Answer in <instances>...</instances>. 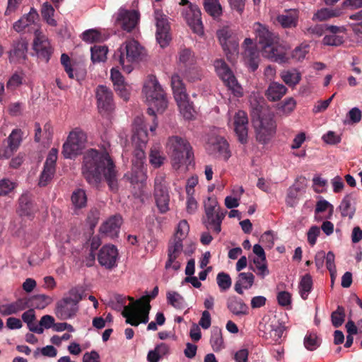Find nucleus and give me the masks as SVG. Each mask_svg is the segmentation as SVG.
I'll use <instances>...</instances> for the list:
<instances>
[{"instance_id": "f257e3e1", "label": "nucleus", "mask_w": 362, "mask_h": 362, "mask_svg": "<svg viewBox=\"0 0 362 362\" xmlns=\"http://www.w3.org/2000/svg\"><path fill=\"white\" fill-rule=\"evenodd\" d=\"M82 173L90 185H98L105 179L111 189L116 186L115 165L106 152L88 150L83 156Z\"/></svg>"}, {"instance_id": "f03ea898", "label": "nucleus", "mask_w": 362, "mask_h": 362, "mask_svg": "<svg viewBox=\"0 0 362 362\" xmlns=\"http://www.w3.org/2000/svg\"><path fill=\"white\" fill-rule=\"evenodd\" d=\"M146 128L142 116L135 118L133 123L132 141L136 146V149L132 159V171L129 177L132 183H143L146 180V171L144 165L146 160L144 148L148 142Z\"/></svg>"}, {"instance_id": "7ed1b4c3", "label": "nucleus", "mask_w": 362, "mask_h": 362, "mask_svg": "<svg viewBox=\"0 0 362 362\" xmlns=\"http://www.w3.org/2000/svg\"><path fill=\"white\" fill-rule=\"evenodd\" d=\"M158 287L156 286L150 295L142 296L137 300L129 297L130 304L125 305L122 310V315L126 318V322L132 326H138L140 323H146L148 321V314L151 309L150 300L157 296Z\"/></svg>"}, {"instance_id": "20e7f679", "label": "nucleus", "mask_w": 362, "mask_h": 362, "mask_svg": "<svg viewBox=\"0 0 362 362\" xmlns=\"http://www.w3.org/2000/svg\"><path fill=\"white\" fill-rule=\"evenodd\" d=\"M143 93L148 105V113L154 115V110L163 112L168 106L164 90L154 76H148L143 87Z\"/></svg>"}, {"instance_id": "39448f33", "label": "nucleus", "mask_w": 362, "mask_h": 362, "mask_svg": "<svg viewBox=\"0 0 362 362\" xmlns=\"http://www.w3.org/2000/svg\"><path fill=\"white\" fill-rule=\"evenodd\" d=\"M84 290L81 286H74L56 303L54 314L61 320L74 317L78 312V303L83 299Z\"/></svg>"}, {"instance_id": "423d86ee", "label": "nucleus", "mask_w": 362, "mask_h": 362, "mask_svg": "<svg viewBox=\"0 0 362 362\" xmlns=\"http://www.w3.org/2000/svg\"><path fill=\"white\" fill-rule=\"evenodd\" d=\"M165 148L171 158L173 167L176 170L186 165L191 158V146L185 139L180 136H170L167 140Z\"/></svg>"}, {"instance_id": "0eeeda50", "label": "nucleus", "mask_w": 362, "mask_h": 362, "mask_svg": "<svg viewBox=\"0 0 362 362\" xmlns=\"http://www.w3.org/2000/svg\"><path fill=\"white\" fill-rule=\"evenodd\" d=\"M117 54L123 70L130 73L133 70L134 64L144 57V49L136 40L129 39L120 45Z\"/></svg>"}, {"instance_id": "6e6552de", "label": "nucleus", "mask_w": 362, "mask_h": 362, "mask_svg": "<svg viewBox=\"0 0 362 362\" xmlns=\"http://www.w3.org/2000/svg\"><path fill=\"white\" fill-rule=\"evenodd\" d=\"M195 245L190 243L183 249V243L178 240H172L169 242L168 247V259L165 264L167 270L177 271L180 269L185 257L189 256L194 252Z\"/></svg>"}, {"instance_id": "1a4fd4ad", "label": "nucleus", "mask_w": 362, "mask_h": 362, "mask_svg": "<svg viewBox=\"0 0 362 362\" xmlns=\"http://www.w3.org/2000/svg\"><path fill=\"white\" fill-rule=\"evenodd\" d=\"M87 135L84 131L75 128L71 131L63 144L62 154L66 158H73L81 153L86 147Z\"/></svg>"}, {"instance_id": "9d476101", "label": "nucleus", "mask_w": 362, "mask_h": 362, "mask_svg": "<svg viewBox=\"0 0 362 362\" xmlns=\"http://www.w3.org/2000/svg\"><path fill=\"white\" fill-rule=\"evenodd\" d=\"M214 67L218 76L232 93L236 97H242L243 88L226 63L223 59H216L214 62Z\"/></svg>"}, {"instance_id": "9b49d317", "label": "nucleus", "mask_w": 362, "mask_h": 362, "mask_svg": "<svg viewBox=\"0 0 362 362\" xmlns=\"http://www.w3.org/2000/svg\"><path fill=\"white\" fill-rule=\"evenodd\" d=\"M180 5L185 6L182 11V16L187 25L194 33L199 35L204 33V28L202 21V13L197 5L189 2L188 0H181Z\"/></svg>"}, {"instance_id": "f8f14e48", "label": "nucleus", "mask_w": 362, "mask_h": 362, "mask_svg": "<svg viewBox=\"0 0 362 362\" xmlns=\"http://www.w3.org/2000/svg\"><path fill=\"white\" fill-rule=\"evenodd\" d=\"M253 30L256 34V37L258 39L259 43L262 45V54L265 57H272L275 60H284L282 54H274L271 48V43L273 42L276 37L263 25L259 23H255L253 25Z\"/></svg>"}, {"instance_id": "ddd939ff", "label": "nucleus", "mask_w": 362, "mask_h": 362, "mask_svg": "<svg viewBox=\"0 0 362 362\" xmlns=\"http://www.w3.org/2000/svg\"><path fill=\"white\" fill-rule=\"evenodd\" d=\"M217 36L228 59L234 61L238 54V40L235 35L228 27H223L217 31Z\"/></svg>"}, {"instance_id": "4468645a", "label": "nucleus", "mask_w": 362, "mask_h": 362, "mask_svg": "<svg viewBox=\"0 0 362 362\" xmlns=\"http://www.w3.org/2000/svg\"><path fill=\"white\" fill-rule=\"evenodd\" d=\"M257 139L262 143L267 142L275 133L276 124L269 115L259 116L253 119Z\"/></svg>"}, {"instance_id": "2eb2a0df", "label": "nucleus", "mask_w": 362, "mask_h": 362, "mask_svg": "<svg viewBox=\"0 0 362 362\" xmlns=\"http://www.w3.org/2000/svg\"><path fill=\"white\" fill-rule=\"evenodd\" d=\"M154 199L156 206L161 214L169 211L170 196L165 186V177L162 175L155 179Z\"/></svg>"}, {"instance_id": "dca6fc26", "label": "nucleus", "mask_w": 362, "mask_h": 362, "mask_svg": "<svg viewBox=\"0 0 362 362\" xmlns=\"http://www.w3.org/2000/svg\"><path fill=\"white\" fill-rule=\"evenodd\" d=\"M206 149L210 154L224 160H228L231 156L228 141L220 136H210L206 144Z\"/></svg>"}, {"instance_id": "f3484780", "label": "nucleus", "mask_w": 362, "mask_h": 362, "mask_svg": "<svg viewBox=\"0 0 362 362\" xmlns=\"http://www.w3.org/2000/svg\"><path fill=\"white\" fill-rule=\"evenodd\" d=\"M154 18L156 25V40L160 47L167 46L170 40V25L166 16L160 9H155Z\"/></svg>"}, {"instance_id": "a211bd4d", "label": "nucleus", "mask_w": 362, "mask_h": 362, "mask_svg": "<svg viewBox=\"0 0 362 362\" xmlns=\"http://www.w3.org/2000/svg\"><path fill=\"white\" fill-rule=\"evenodd\" d=\"M139 17L136 11L119 8L115 16V24L127 32H131L137 26Z\"/></svg>"}, {"instance_id": "6ab92c4d", "label": "nucleus", "mask_w": 362, "mask_h": 362, "mask_svg": "<svg viewBox=\"0 0 362 362\" xmlns=\"http://www.w3.org/2000/svg\"><path fill=\"white\" fill-rule=\"evenodd\" d=\"M58 150L52 148L46 158L44 164L43 170L40 174L39 179V185L46 186L52 179L55 173L56 161L57 160Z\"/></svg>"}, {"instance_id": "aec40b11", "label": "nucleus", "mask_w": 362, "mask_h": 362, "mask_svg": "<svg viewBox=\"0 0 362 362\" xmlns=\"http://www.w3.org/2000/svg\"><path fill=\"white\" fill-rule=\"evenodd\" d=\"M118 251L112 245H104L99 251L98 259L101 266L112 269L117 266Z\"/></svg>"}, {"instance_id": "412c9836", "label": "nucleus", "mask_w": 362, "mask_h": 362, "mask_svg": "<svg viewBox=\"0 0 362 362\" xmlns=\"http://www.w3.org/2000/svg\"><path fill=\"white\" fill-rule=\"evenodd\" d=\"M96 98L100 113H107L114 109L112 93L106 86H100L97 88Z\"/></svg>"}, {"instance_id": "4be33fe9", "label": "nucleus", "mask_w": 362, "mask_h": 362, "mask_svg": "<svg viewBox=\"0 0 362 362\" xmlns=\"http://www.w3.org/2000/svg\"><path fill=\"white\" fill-rule=\"evenodd\" d=\"M247 114L242 110L237 112L233 118V127L238 139L242 144L247 141Z\"/></svg>"}, {"instance_id": "5701e85b", "label": "nucleus", "mask_w": 362, "mask_h": 362, "mask_svg": "<svg viewBox=\"0 0 362 362\" xmlns=\"http://www.w3.org/2000/svg\"><path fill=\"white\" fill-rule=\"evenodd\" d=\"M33 49L39 57H43L47 61L52 53V47L47 37L39 30L35 31Z\"/></svg>"}, {"instance_id": "b1692460", "label": "nucleus", "mask_w": 362, "mask_h": 362, "mask_svg": "<svg viewBox=\"0 0 362 362\" xmlns=\"http://www.w3.org/2000/svg\"><path fill=\"white\" fill-rule=\"evenodd\" d=\"M243 47L245 62L252 71H255L258 67L259 52L253 46V42L250 38H246L244 40Z\"/></svg>"}, {"instance_id": "393cba45", "label": "nucleus", "mask_w": 362, "mask_h": 362, "mask_svg": "<svg viewBox=\"0 0 362 362\" xmlns=\"http://www.w3.org/2000/svg\"><path fill=\"white\" fill-rule=\"evenodd\" d=\"M28 51V42L24 39L13 41L9 51V60L11 62H21L25 59Z\"/></svg>"}, {"instance_id": "a878e982", "label": "nucleus", "mask_w": 362, "mask_h": 362, "mask_svg": "<svg viewBox=\"0 0 362 362\" xmlns=\"http://www.w3.org/2000/svg\"><path fill=\"white\" fill-rule=\"evenodd\" d=\"M122 223V219L120 216H113L103 223L100 231L110 238L117 237Z\"/></svg>"}, {"instance_id": "bb28decb", "label": "nucleus", "mask_w": 362, "mask_h": 362, "mask_svg": "<svg viewBox=\"0 0 362 362\" xmlns=\"http://www.w3.org/2000/svg\"><path fill=\"white\" fill-rule=\"evenodd\" d=\"M299 17L298 11L291 9L285 11L276 17V21L284 28H294L298 24Z\"/></svg>"}, {"instance_id": "cd10ccee", "label": "nucleus", "mask_w": 362, "mask_h": 362, "mask_svg": "<svg viewBox=\"0 0 362 362\" xmlns=\"http://www.w3.org/2000/svg\"><path fill=\"white\" fill-rule=\"evenodd\" d=\"M175 101L180 114L185 119L191 120L194 118L196 112L192 103L189 101L188 95L175 99Z\"/></svg>"}, {"instance_id": "c85d7f7f", "label": "nucleus", "mask_w": 362, "mask_h": 362, "mask_svg": "<svg viewBox=\"0 0 362 362\" xmlns=\"http://www.w3.org/2000/svg\"><path fill=\"white\" fill-rule=\"evenodd\" d=\"M38 17L37 12L35 9L31 8L28 14L22 16L13 24V29L19 33L25 30L27 28L35 25V23Z\"/></svg>"}, {"instance_id": "c756f323", "label": "nucleus", "mask_w": 362, "mask_h": 362, "mask_svg": "<svg viewBox=\"0 0 362 362\" xmlns=\"http://www.w3.org/2000/svg\"><path fill=\"white\" fill-rule=\"evenodd\" d=\"M287 90L284 85L278 82H272L265 92V95L269 101H279L286 94Z\"/></svg>"}, {"instance_id": "7c9ffc66", "label": "nucleus", "mask_w": 362, "mask_h": 362, "mask_svg": "<svg viewBox=\"0 0 362 362\" xmlns=\"http://www.w3.org/2000/svg\"><path fill=\"white\" fill-rule=\"evenodd\" d=\"M227 307L228 310L235 315H246L249 313L247 305L243 300L236 296H230L227 300Z\"/></svg>"}, {"instance_id": "2f4dec72", "label": "nucleus", "mask_w": 362, "mask_h": 362, "mask_svg": "<svg viewBox=\"0 0 362 362\" xmlns=\"http://www.w3.org/2000/svg\"><path fill=\"white\" fill-rule=\"evenodd\" d=\"M255 281V276L251 272H241L237 277L236 282L235 284V291L239 293H243V289L250 288Z\"/></svg>"}, {"instance_id": "473e14b6", "label": "nucleus", "mask_w": 362, "mask_h": 362, "mask_svg": "<svg viewBox=\"0 0 362 362\" xmlns=\"http://www.w3.org/2000/svg\"><path fill=\"white\" fill-rule=\"evenodd\" d=\"M284 330V326H283L281 323L278 322L271 323L267 326H265V330L263 337L266 339H270L274 342L279 343Z\"/></svg>"}, {"instance_id": "72a5a7b5", "label": "nucleus", "mask_w": 362, "mask_h": 362, "mask_svg": "<svg viewBox=\"0 0 362 362\" xmlns=\"http://www.w3.org/2000/svg\"><path fill=\"white\" fill-rule=\"evenodd\" d=\"M226 215V212H216L214 214L206 215V226L216 233L221 230V223Z\"/></svg>"}, {"instance_id": "f704fd0d", "label": "nucleus", "mask_w": 362, "mask_h": 362, "mask_svg": "<svg viewBox=\"0 0 362 362\" xmlns=\"http://www.w3.org/2000/svg\"><path fill=\"white\" fill-rule=\"evenodd\" d=\"M165 156L159 145L151 147L149 153V163L154 168H160L165 160Z\"/></svg>"}, {"instance_id": "c9c22d12", "label": "nucleus", "mask_w": 362, "mask_h": 362, "mask_svg": "<svg viewBox=\"0 0 362 362\" xmlns=\"http://www.w3.org/2000/svg\"><path fill=\"white\" fill-rule=\"evenodd\" d=\"M355 202L351 194L346 195L339 206V209L342 216L352 218L355 214Z\"/></svg>"}, {"instance_id": "e433bc0d", "label": "nucleus", "mask_w": 362, "mask_h": 362, "mask_svg": "<svg viewBox=\"0 0 362 362\" xmlns=\"http://www.w3.org/2000/svg\"><path fill=\"white\" fill-rule=\"evenodd\" d=\"M250 268L262 279L269 274L266 258H253L252 264H250Z\"/></svg>"}, {"instance_id": "4c0bfd02", "label": "nucleus", "mask_w": 362, "mask_h": 362, "mask_svg": "<svg viewBox=\"0 0 362 362\" xmlns=\"http://www.w3.org/2000/svg\"><path fill=\"white\" fill-rule=\"evenodd\" d=\"M280 77L289 87L294 88L301 80V74L296 69L285 70L281 72Z\"/></svg>"}, {"instance_id": "58836bf2", "label": "nucleus", "mask_w": 362, "mask_h": 362, "mask_svg": "<svg viewBox=\"0 0 362 362\" xmlns=\"http://www.w3.org/2000/svg\"><path fill=\"white\" fill-rule=\"evenodd\" d=\"M26 308V303L23 299H19L13 303L2 305L0 307V313L4 315L16 314Z\"/></svg>"}, {"instance_id": "ea45409f", "label": "nucleus", "mask_w": 362, "mask_h": 362, "mask_svg": "<svg viewBox=\"0 0 362 362\" xmlns=\"http://www.w3.org/2000/svg\"><path fill=\"white\" fill-rule=\"evenodd\" d=\"M171 87L175 100L188 95L186 92V88L182 79L177 74H174L172 76Z\"/></svg>"}, {"instance_id": "a19ab883", "label": "nucleus", "mask_w": 362, "mask_h": 362, "mask_svg": "<svg viewBox=\"0 0 362 362\" xmlns=\"http://www.w3.org/2000/svg\"><path fill=\"white\" fill-rule=\"evenodd\" d=\"M17 212L21 216H30L33 214L34 206L28 195H22L19 199Z\"/></svg>"}, {"instance_id": "79ce46f5", "label": "nucleus", "mask_w": 362, "mask_h": 362, "mask_svg": "<svg viewBox=\"0 0 362 362\" xmlns=\"http://www.w3.org/2000/svg\"><path fill=\"white\" fill-rule=\"evenodd\" d=\"M25 74L23 71L14 72L6 82L8 91H14L25 82Z\"/></svg>"}, {"instance_id": "37998d69", "label": "nucleus", "mask_w": 362, "mask_h": 362, "mask_svg": "<svg viewBox=\"0 0 362 362\" xmlns=\"http://www.w3.org/2000/svg\"><path fill=\"white\" fill-rule=\"evenodd\" d=\"M341 14V11L339 8H322L318 10L313 16V21H323L328 20L331 18L338 17Z\"/></svg>"}, {"instance_id": "c03bdc74", "label": "nucleus", "mask_w": 362, "mask_h": 362, "mask_svg": "<svg viewBox=\"0 0 362 362\" xmlns=\"http://www.w3.org/2000/svg\"><path fill=\"white\" fill-rule=\"evenodd\" d=\"M22 133L20 129H14L12 131L8 138V151L9 152L6 154H1L2 156L8 158L11 156L12 152L17 149L21 141Z\"/></svg>"}, {"instance_id": "a18cd8bd", "label": "nucleus", "mask_w": 362, "mask_h": 362, "mask_svg": "<svg viewBox=\"0 0 362 362\" xmlns=\"http://www.w3.org/2000/svg\"><path fill=\"white\" fill-rule=\"evenodd\" d=\"M55 11L53 6L48 2L42 4L41 8V14L44 21L50 26L56 27L57 25V21L54 18Z\"/></svg>"}, {"instance_id": "49530a36", "label": "nucleus", "mask_w": 362, "mask_h": 362, "mask_svg": "<svg viewBox=\"0 0 362 362\" xmlns=\"http://www.w3.org/2000/svg\"><path fill=\"white\" fill-rule=\"evenodd\" d=\"M204 8L214 18H218L222 13V7L218 0H204Z\"/></svg>"}, {"instance_id": "de8ad7c7", "label": "nucleus", "mask_w": 362, "mask_h": 362, "mask_svg": "<svg viewBox=\"0 0 362 362\" xmlns=\"http://www.w3.org/2000/svg\"><path fill=\"white\" fill-rule=\"evenodd\" d=\"M195 62V58L194 54L190 49H184L181 50L178 54V63L180 66L188 68L190 66L194 65Z\"/></svg>"}, {"instance_id": "09e8293b", "label": "nucleus", "mask_w": 362, "mask_h": 362, "mask_svg": "<svg viewBox=\"0 0 362 362\" xmlns=\"http://www.w3.org/2000/svg\"><path fill=\"white\" fill-rule=\"evenodd\" d=\"M313 280L310 274L304 275L299 283V293L303 299H307L312 290Z\"/></svg>"}, {"instance_id": "8fccbe9b", "label": "nucleus", "mask_w": 362, "mask_h": 362, "mask_svg": "<svg viewBox=\"0 0 362 362\" xmlns=\"http://www.w3.org/2000/svg\"><path fill=\"white\" fill-rule=\"evenodd\" d=\"M71 202L76 209H81L86 206L87 197L83 189H78L71 195Z\"/></svg>"}, {"instance_id": "3c124183", "label": "nucleus", "mask_w": 362, "mask_h": 362, "mask_svg": "<svg viewBox=\"0 0 362 362\" xmlns=\"http://www.w3.org/2000/svg\"><path fill=\"white\" fill-rule=\"evenodd\" d=\"M167 300L169 304L176 309H183L185 308V302L183 297L175 291H168L167 293Z\"/></svg>"}, {"instance_id": "603ef678", "label": "nucleus", "mask_w": 362, "mask_h": 362, "mask_svg": "<svg viewBox=\"0 0 362 362\" xmlns=\"http://www.w3.org/2000/svg\"><path fill=\"white\" fill-rule=\"evenodd\" d=\"M108 49L106 46L95 45L91 48V59L93 62H104L107 59Z\"/></svg>"}, {"instance_id": "864d4df0", "label": "nucleus", "mask_w": 362, "mask_h": 362, "mask_svg": "<svg viewBox=\"0 0 362 362\" xmlns=\"http://www.w3.org/2000/svg\"><path fill=\"white\" fill-rule=\"evenodd\" d=\"M210 343L214 351H218L223 347V340L221 329L218 328L213 329Z\"/></svg>"}, {"instance_id": "5fc2aeb1", "label": "nucleus", "mask_w": 362, "mask_h": 362, "mask_svg": "<svg viewBox=\"0 0 362 362\" xmlns=\"http://www.w3.org/2000/svg\"><path fill=\"white\" fill-rule=\"evenodd\" d=\"M107 37L102 35L98 30L91 29L83 33V40L87 42L93 43L106 40Z\"/></svg>"}, {"instance_id": "6e6d98bb", "label": "nucleus", "mask_w": 362, "mask_h": 362, "mask_svg": "<svg viewBox=\"0 0 362 362\" xmlns=\"http://www.w3.org/2000/svg\"><path fill=\"white\" fill-rule=\"evenodd\" d=\"M331 320L334 327H340L345 320V310L342 306H338L337 309L331 315Z\"/></svg>"}, {"instance_id": "4d7b16f0", "label": "nucleus", "mask_w": 362, "mask_h": 362, "mask_svg": "<svg viewBox=\"0 0 362 362\" xmlns=\"http://www.w3.org/2000/svg\"><path fill=\"white\" fill-rule=\"evenodd\" d=\"M33 305L37 309H44L47 305H49L53 301L52 297L45 295L40 294L36 295L33 298Z\"/></svg>"}, {"instance_id": "13d9d810", "label": "nucleus", "mask_w": 362, "mask_h": 362, "mask_svg": "<svg viewBox=\"0 0 362 362\" xmlns=\"http://www.w3.org/2000/svg\"><path fill=\"white\" fill-rule=\"evenodd\" d=\"M217 284L221 291L228 290L232 284V281L230 276L224 272H220L216 276Z\"/></svg>"}, {"instance_id": "bf43d9fd", "label": "nucleus", "mask_w": 362, "mask_h": 362, "mask_svg": "<svg viewBox=\"0 0 362 362\" xmlns=\"http://www.w3.org/2000/svg\"><path fill=\"white\" fill-rule=\"evenodd\" d=\"M189 230V226L185 220H182L177 225L175 237L173 240H182L187 237Z\"/></svg>"}, {"instance_id": "052dcab7", "label": "nucleus", "mask_w": 362, "mask_h": 362, "mask_svg": "<svg viewBox=\"0 0 362 362\" xmlns=\"http://www.w3.org/2000/svg\"><path fill=\"white\" fill-rule=\"evenodd\" d=\"M320 344V341L316 334L310 333L304 338V346L310 351L315 350Z\"/></svg>"}, {"instance_id": "680f3d73", "label": "nucleus", "mask_w": 362, "mask_h": 362, "mask_svg": "<svg viewBox=\"0 0 362 362\" xmlns=\"http://www.w3.org/2000/svg\"><path fill=\"white\" fill-rule=\"evenodd\" d=\"M309 52V45L301 44L294 49L292 52V58L297 61L303 60Z\"/></svg>"}, {"instance_id": "e2e57ef3", "label": "nucleus", "mask_w": 362, "mask_h": 362, "mask_svg": "<svg viewBox=\"0 0 362 362\" xmlns=\"http://www.w3.org/2000/svg\"><path fill=\"white\" fill-rule=\"evenodd\" d=\"M185 76L189 81L194 82L201 79L202 72L198 67L192 65L185 70Z\"/></svg>"}, {"instance_id": "0e129e2a", "label": "nucleus", "mask_w": 362, "mask_h": 362, "mask_svg": "<svg viewBox=\"0 0 362 362\" xmlns=\"http://www.w3.org/2000/svg\"><path fill=\"white\" fill-rule=\"evenodd\" d=\"M296 107V101L293 98H288L284 100V102L280 105L279 110L284 115L291 114Z\"/></svg>"}, {"instance_id": "69168bd1", "label": "nucleus", "mask_w": 362, "mask_h": 362, "mask_svg": "<svg viewBox=\"0 0 362 362\" xmlns=\"http://www.w3.org/2000/svg\"><path fill=\"white\" fill-rule=\"evenodd\" d=\"M344 42V36L341 35H327L323 38V43L326 45L339 46Z\"/></svg>"}, {"instance_id": "338daca9", "label": "nucleus", "mask_w": 362, "mask_h": 362, "mask_svg": "<svg viewBox=\"0 0 362 362\" xmlns=\"http://www.w3.org/2000/svg\"><path fill=\"white\" fill-rule=\"evenodd\" d=\"M298 200V190L296 187H291L288 189L286 202L289 206L293 207L296 205Z\"/></svg>"}, {"instance_id": "774afa93", "label": "nucleus", "mask_w": 362, "mask_h": 362, "mask_svg": "<svg viewBox=\"0 0 362 362\" xmlns=\"http://www.w3.org/2000/svg\"><path fill=\"white\" fill-rule=\"evenodd\" d=\"M16 187V183L8 180L3 179L0 181V195H6Z\"/></svg>"}]
</instances>
